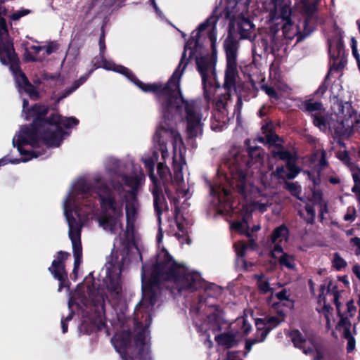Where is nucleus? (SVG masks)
<instances>
[{"label": "nucleus", "mask_w": 360, "mask_h": 360, "mask_svg": "<svg viewBox=\"0 0 360 360\" xmlns=\"http://www.w3.org/2000/svg\"><path fill=\"white\" fill-rule=\"evenodd\" d=\"M155 162V160L151 157L146 158L143 161L145 167L148 172V175L152 184L158 182V179L154 174Z\"/></svg>", "instance_id": "obj_36"}, {"label": "nucleus", "mask_w": 360, "mask_h": 360, "mask_svg": "<svg viewBox=\"0 0 360 360\" xmlns=\"http://www.w3.org/2000/svg\"><path fill=\"white\" fill-rule=\"evenodd\" d=\"M255 326L257 328V337L260 338V333L262 332H264L266 328H268V326H266V323L265 322L264 318H258L255 320Z\"/></svg>", "instance_id": "obj_49"}, {"label": "nucleus", "mask_w": 360, "mask_h": 360, "mask_svg": "<svg viewBox=\"0 0 360 360\" xmlns=\"http://www.w3.org/2000/svg\"><path fill=\"white\" fill-rule=\"evenodd\" d=\"M115 71L124 75L129 80L145 93H153L155 96L162 94L165 89V84L153 83L146 84L139 80L137 77L127 68L118 65Z\"/></svg>", "instance_id": "obj_12"}, {"label": "nucleus", "mask_w": 360, "mask_h": 360, "mask_svg": "<svg viewBox=\"0 0 360 360\" xmlns=\"http://www.w3.org/2000/svg\"><path fill=\"white\" fill-rule=\"evenodd\" d=\"M81 226H75L73 229H69V237L71 242L81 240Z\"/></svg>", "instance_id": "obj_52"}, {"label": "nucleus", "mask_w": 360, "mask_h": 360, "mask_svg": "<svg viewBox=\"0 0 360 360\" xmlns=\"http://www.w3.org/2000/svg\"><path fill=\"white\" fill-rule=\"evenodd\" d=\"M278 264L281 266H284L290 270H295L296 264L295 263V257L286 252H283V255L278 258Z\"/></svg>", "instance_id": "obj_33"}, {"label": "nucleus", "mask_w": 360, "mask_h": 360, "mask_svg": "<svg viewBox=\"0 0 360 360\" xmlns=\"http://www.w3.org/2000/svg\"><path fill=\"white\" fill-rule=\"evenodd\" d=\"M274 158H278L285 162L286 168L288 171V172L285 174V178L288 180L294 179L302 170V169L297 165V161L298 160L297 151L277 152L274 155Z\"/></svg>", "instance_id": "obj_14"}, {"label": "nucleus", "mask_w": 360, "mask_h": 360, "mask_svg": "<svg viewBox=\"0 0 360 360\" xmlns=\"http://www.w3.org/2000/svg\"><path fill=\"white\" fill-rule=\"evenodd\" d=\"M289 235V230L285 224H281L276 227L271 235V241L276 243L278 240L282 241V238H286Z\"/></svg>", "instance_id": "obj_31"}, {"label": "nucleus", "mask_w": 360, "mask_h": 360, "mask_svg": "<svg viewBox=\"0 0 360 360\" xmlns=\"http://www.w3.org/2000/svg\"><path fill=\"white\" fill-rule=\"evenodd\" d=\"M330 79V72H328L321 83V84L319 86L318 89L314 92V95L316 96H323L324 94L326 92L328 88V81Z\"/></svg>", "instance_id": "obj_43"}, {"label": "nucleus", "mask_w": 360, "mask_h": 360, "mask_svg": "<svg viewBox=\"0 0 360 360\" xmlns=\"http://www.w3.org/2000/svg\"><path fill=\"white\" fill-rule=\"evenodd\" d=\"M243 100L241 95H238L236 103L234 106V114L236 115L237 121L239 122L241 116V110L243 108Z\"/></svg>", "instance_id": "obj_54"}, {"label": "nucleus", "mask_w": 360, "mask_h": 360, "mask_svg": "<svg viewBox=\"0 0 360 360\" xmlns=\"http://www.w3.org/2000/svg\"><path fill=\"white\" fill-rule=\"evenodd\" d=\"M150 191L153 195L154 210L158 217L159 221H160L161 215L162 214V207L166 205L167 201L162 194V190L159 182L152 184Z\"/></svg>", "instance_id": "obj_18"}, {"label": "nucleus", "mask_w": 360, "mask_h": 360, "mask_svg": "<svg viewBox=\"0 0 360 360\" xmlns=\"http://www.w3.org/2000/svg\"><path fill=\"white\" fill-rule=\"evenodd\" d=\"M28 159L24 158V159H9L8 156H4V158L0 159V167L7 165L8 163L11 164H18L21 161L22 162H26Z\"/></svg>", "instance_id": "obj_57"}, {"label": "nucleus", "mask_w": 360, "mask_h": 360, "mask_svg": "<svg viewBox=\"0 0 360 360\" xmlns=\"http://www.w3.org/2000/svg\"><path fill=\"white\" fill-rule=\"evenodd\" d=\"M31 13V11L29 9H22L20 11H17L14 13H13L10 15V18L13 21H17L20 20L22 17L25 16Z\"/></svg>", "instance_id": "obj_56"}, {"label": "nucleus", "mask_w": 360, "mask_h": 360, "mask_svg": "<svg viewBox=\"0 0 360 360\" xmlns=\"http://www.w3.org/2000/svg\"><path fill=\"white\" fill-rule=\"evenodd\" d=\"M31 13V11L29 9H22L20 11H17L14 13H13L10 15V18L13 21H17L20 20L22 17L25 16Z\"/></svg>", "instance_id": "obj_55"}, {"label": "nucleus", "mask_w": 360, "mask_h": 360, "mask_svg": "<svg viewBox=\"0 0 360 360\" xmlns=\"http://www.w3.org/2000/svg\"><path fill=\"white\" fill-rule=\"evenodd\" d=\"M132 334L130 331H122L112 338V342L123 360H151L148 349H146L144 330L139 331L131 344Z\"/></svg>", "instance_id": "obj_6"}, {"label": "nucleus", "mask_w": 360, "mask_h": 360, "mask_svg": "<svg viewBox=\"0 0 360 360\" xmlns=\"http://www.w3.org/2000/svg\"><path fill=\"white\" fill-rule=\"evenodd\" d=\"M125 210H126V218H127V225H126L127 230L128 231L130 229H131L133 231L136 210L133 205H131V206L126 205Z\"/></svg>", "instance_id": "obj_34"}, {"label": "nucleus", "mask_w": 360, "mask_h": 360, "mask_svg": "<svg viewBox=\"0 0 360 360\" xmlns=\"http://www.w3.org/2000/svg\"><path fill=\"white\" fill-rule=\"evenodd\" d=\"M203 88V95L206 101H210L212 99L211 89L213 86L212 82L208 79L205 80V84H202Z\"/></svg>", "instance_id": "obj_47"}, {"label": "nucleus", "mask_w": 360, "mask_h": 360, "mask_svg": "<svg viewBox=\"0 0 360 360\" xmlns=\"http://www.w3.org/2000/svg\"><path fill=\"white\" fill-rule=\"evenodd\" d=\"M264 340H260V338L256 337L255 338H250L245 340V349L246 352L244 353V356H246L247 354L252 349L254 345L258 342H264Z\"/></svg>", "instance_id": "obj_53"}, {"label": "nucleus", "mask_w": 360, "mask_h": 360, "mask_svg": "<svg viewBox=\"0 0 360 360\" xmlns=\"http://www.w3.org/2000/svg\"><path fill=\"white\" fill-rule=\"evenodd\" d=\"M156 101L160 106L162 120L160 122L154 135V141L159 146L162 157L165 158L168 155L167 143H174L180 134L176 129V121L172 108L174 107L176 98L172 95L165 97L162 93L155 97Z\"/></svg>", "instance_id": "obj_5"}, {"label": "nucleus", "mask_w": 360, "mask_h": 360, "mask_svg": "<svg viewBox=\"0 0 360 360\" xmlns=\"http://www.w3.org/2000/svg\"><path fill=\"white\" fill-rule=\"evenodd\" d=\"M270 15L276 20H281V22H292L291 19V8L289 4L283 5L276 8V10H271Z\"/></svg>", "instance_id": "obj_24"}, {"label": "nucleus", "mask_w": 360, "mask_h": 360, "mask_svg": "<svg viewBox=\"0 0 360 360\" xmlns=\"http://www.w3.org/2000/svg\"><path fill=\"white\" fill-rule=\"evenodd\" d=\"M217 343L224 349H231L238 344L236 335L232 332H224L215 336Z\"/></svg>", "instance_id": "obj_21"}, {"label": "nucleus", "mask_w": 360, "mask_h": 360, "mask_svg": "<svg viewBox=\"0 0 360 360\" xmlns=\"http://www.w3.org/2000/svg\"><path fill=\"white\" fill-rule=\"evenodd\" d=\"M240 351H229L226 360H243L239 356Z\"/></svg>", "instance_id": "obj_64"}, {"label": "nucleus", "mask_w": 360, "mask_h": 360, "mask_svg": "<svg viewBox=\"0 0 360 360\" xmlns=\"http://www.w3.org/2000/svg\"><path fill=\"white\" fill-rule=\"evenodd\" d=\"M304 18L303 30L300 31V35H298V38L296 39L297 43L302 41L316 30L318 20L317 17H304Z\"/></svg>", "instance_id": "obj_22"}, {"label": "nucleus", "mask_w": 360, "mask_h": 360, "mask_svg": "<svg viewBox=\"0 0 360 360\" xmlns=\"http://www.w3.org/2000/svg\"><path fill=\"white\" fill-rule=\"evenodd\" d=\"M72 250H73V255L74 256H78V255H82V246L81 240L79 241H74L72 242Z\"/></svg>", "instance_id": "obj_61"}, {"label": "nucleus", "mask_w": 360, "mask_h": 360, "mask_svg": "<svg viewBox=\"0 0 360 360\" xmlns=\"http://www.w3.org/2000/svg\"><path fill=\"white\" fill-rule=\"evenodd\" d=\"M345 131L343 122H338L336 126L333 127V137L345 136Z\"/></svg>", "instance_id": "obj_51"}, {"label": "nucleus", "mask_w": 360, "mask_h": 360, "mask_svg": "<svg viewBox=\"0 0 360 360\" xmlns=\"http://www.w3.org/2000/svg\"><path fill=\"white\" fill-rule=\"evenodd\" d=\"M163 259L152 264H143L141 269L142 293L149 306L153 307L158 302L161 279L181 283L182 288L191 291L203 287L204 280L200 274L190 272L184 266L178 264L167 252L163 249Z\"/></svg>", "instance_id": "obj_1"}, {"label": "nucleus", "mask_w": 360, "mask_h": 360, "mask_svg": "<svg viewBox=\"0 0 360 360\" xmlns=\"http://www.w3.org/2000/svg\"><path fill=\"white\" fill-rule=\"evenodd\" d=\"M68 252L60 250L57 252L56 259L53 260L51 266L48 268L53 278L59 281L58 291L68 287V274L65 271V261L70 257Z\"/></svg>", "instance_id": "obj_10"}, {"label": "nucleus", "mask_w": 360, "mask_h": 360, "mask_svg": "<svg viewBox=\"0 0 360 360\" xmlns=\"http://www.w3.org/2000/svg\"><path fill=\"white\" fill-rule=\"evenodd\" d=\"M257 287L262 294H266L269 292H271V294L273 293V288L270 287V284L267 281L257 283Z\"/></svg>", "instance_id": "obj_59"}, {"label": "nucleus", "mask_w": 360, "mask_h": 360, "mask_svg": "<svg viewBox=\"0 0 360 360\" xmlns=\"http://www.w3.org/2000/svg\"><path fill=\"white\" fill-rule=\"evenodd\" d=\"M157 171L160 178L164 183L172 177L169 168L163 162L158 164Z\"/></svg>", "instance_id": "obj_38"}, {"label": "nucleus", "mask_w": 360, "mask_h": 360, "mask_svg": "<svg viewBox=\"0 0 360 360\" xmlns=\"http://www.w3.org/2000/svg\"><path fill=\"white\" fill-rule=\"evenodd\" d=\"M22 112L25 113V120H30L31 117L35 120L38 116L41 119L42 125L61 127L70 129L79 124V120L75 117H65L59 114L52 113L49 117V112L48 105L41 103H35L29 107V101L26 98L22 100Z\"/></svg>", "instance_id": "obj_8"}, {"label": "nucleus", "mask_w": 360, "mask_h": 360, "mask_svg": "<svg viewBox=\"0 0 360 360\" xmlns=\"http://www.w3.org/2000/svg\"><path fill=\"white\" fill-rule=\"evenodd\" d=\"M283 36L287 39H292L295 37L298 38L300 30L298 26H295L292 22H284L281 25Z\"/></svg>", "instance_id": "obj_27"}, {"label": "nucleus", "mask_w": 360, "mask_h": 360, "mask_svg": "<svg viewBox=\"0 0 360 360\" xmlns=\"http://www.w3.org/2000/svg\"><path fill=\"white\" fill-rule=\"evenodd\" d=\"M122 179L127 186L131 188V193L135 195L139 186L141 185L143 177L139 175L123 174L122 176Z\"/></svg>", "instance_id": "obj_26"}, {"label": "nucleus", "mask_w": 360, "mask_h": 360, "mask_svg": "<svg viewBox=\"0 0 360 360\" xmlns=\"http://www.w3.org/2000/svg\"><path fill=\"white\" fill-rule=\"evenodd\" d=\"M346 261L340 257L339 253L335 252L333 260V266L338 271H340L347 266Z\"/></svg>", "instance_id": "obj_44"}, {"label": "nucleus", "mask_w": 360, "mask_h": 360, "mask_svg": "<svg viewBox=\"0 0 360 360\" xmlns=\"http://www.w3.org/2000/svg\"><path fill=\"white\" fill-rule=\"evenodd\" d=\"M218 21V18L216 15H212L210 17H208L203 22L200 23L198 28H197V32L194 34V32L192 33V35L191 36L189 40L188 41L187 44L185 45L184 51L187 49L188 45H193V49H196L199 45V39L200 38V32L205 30L207 27L212 26H216L217 22ZM188 49H191L192 47L189 46ZM189 61V58L186 59V57L185 58L184 60V63L181 64V65L184 66V63L186 62Z\"/></svg>", "instance_id": "obj_16"}, {"label": "nucleus", "mask_w": 360, "mask_h": 360, "mask_svg": "<svg viewBox=\"0 0 360 360\" xmlns=\"http://www.w3.org/2000/svg\"><path fill=\"white\" fill-rule=\"evenodd\" d=\"M344 53V41L342 38L337 40L335 46V51L332 52L331 49H329L330 57L333 60H338L342 57Z\"/></svg>", "instance_id": "obj_37"}, {"label": "nucleus", "mask_w": 360, "mask_h": 360, "mask_svg": "<svg viewBox=\"0 0 360 360\" xmlns=\"http://www.w3.org/2000/svg\"><path fill=\"white\" fill-rule=\"evenodd\" d=\"M80 332L90 335L94 332L98 331L100 330L99 326L97 325L96 321L94 320H84L80 326H79Z\"/></svg>", "instance_id": "obj_32"}, {"label": "nucleus", "mask_w": 360, "mask_h": 360, "mask_svg": "<svg viewBox=\"0 0 360 360\" xmlns=\"http://www.w3.org/2000/svg\"><path fill=\"white\" fill-rule=\"evenodd\" d=\"M313 124L322 131H326L328 127V120L324 112L311 114Z\"/></svg>", "instance_id": "obj_28"}, {"label": "nucleus", "mask_w": 360, "mask_h": 360, "mask_svg": "<svg viewBox=\"0 0 360 360\" xmlns=\"http://www.w3.org/2000/svg\"><path fill=\"white\" fill-rule=\"evenodd\" d=\"M95 182L96 184L94 188L103 213L98 218V223L104 229L115 233L117 226L120 229H123V202L117 200L113 190L122 192L124 189L123 185L120 181H112L111 188L100 177L96 178Z\"/></svg>", "instance_id": "obj_3"}, {"label": "nucleus", "mask_w": 360, "mask_h": 360, "mask_svg": "<svg viewBox=\"0 0 360 360\" xmlns=\"http://www.w3.org/2000/svg\"><path fill=\"white\" fill-rule=\"evenodd\" d=\"M98 45H99V49H100L99 55H100L101 58L102 59V60L104 63V68L110 70V68H108L106 65L108 61L105 58V51L106 46H105V32L103 30V27H102V29H101V33L99 40H98Z\"/></svg>", "instance_id": "obj_39"}, {"label": "nucleus", "mask_w": 360, "mask_h": 360, "mask_svg": "<svg viewBox=\"0 0 360 360\" xmlns=\"http://www.w3.org/2000/svg\"><path fill=\"white\" fill-rule=\"evenodd\" d=\"M76 191L80 194H89L90 192V187L86 182H80L76 185Z\"/></svg>", "instance_id": "obj_58"}, {"label": "nucleus", "mask_w": 360, "mask_h": 360, "mask_svg": "<svg viewBox=\"0 0 360 360\" xmlns=\"http://www.w3.org/2000/svg\"><path fill=\"white\" fill-rule=\"evenodd\" d=\"M108 282L107 288L111 294L115 295L117 298L121 296L122 284H121V271L116 274L109 273L108 276Z\"/></svg>", "instance_id": "obj_20"}, {"label": "nucleus", "mask_w": 360, "mask_h": 360, "mask_svg": "<svg viewBox=\"0 0 360 360\" xmlns=\"http://www.w3.org/2000/svg\"><path fill=\"white\" fill-rule=\"evenodd\" d=\"M197 70L202 77V84H205V80L210 79L209 70L211 63L207 56H200L195 59Z\"/></svg>", "instance_id": "obj_23"}, {"label": "nucleus", "mask_w": 360, "mask_h": 360, "mask_svg": "<svg viewBox=\"0 0 360 360\" xmlns=\"http://www.w3.org/2000/svg\"><path fill=\"white\" fill-rule=\"evenodd\" d=\"M65 217L67 219V221H68V226H69V229H75V227L77 226H81L78 221H77V219L73 217L72 215V211H68L67 210H65Z\"/></svg>", "instance_id": "obj_50"}, {"label": "nucleus", "mask_w": 360, "mask_h": 360, "mask_svg": "<svg viewBox=\"0 0 360 360\" xmlns=\"http://www.w3.org/2000/svg\"><path fill=\"white\" fill-rule=\"evenodd\" d=\"M247 152L248 157L245 160V169H243L241 167H236V171L232 174L236 191L244 197L247 195V169L251 168L256 163H261L264 158V150L260 146H248Z\"/></svg>", "instance_id": "obj_9"}, {"label": "nucleus", "mask_w": 360, "mask_h": 360, "mask_svg": "<svg viewBox=\"0 0 360 360\" xmlns=\"http://www.w3.org/2000/svg\"><path fill=\"white\" fill-rule=\"evenodd\" d=\"M343 338L347 340V352L352 353L356 347V340L348 329L343 331Z\"/></svg>", "instance_id": "obj_41"}, {"label": "nucleus", "mask_w": 360, "mask_h": 360, "mask_svg": "<svg viewBox=\"0 0 360 360\" xmlns=\"http://www.w3.org/2000/svg\"><path fill=\"white\" fill-rule=\"evenodd\" d=\"M317 11L316 2H304L302 6V15L304 17L314 18L317 17L316 13Z\"/></svg>", "instance_id": "obj_35"}, {"label": "nucleus", "mask_w": 360, "mask_h": 360, "mask_svg": "<svg viewBox=\"0 0 360 360\" xmlns=\"http://www.w3.org/2000/svg\"><path fill=\"white\" fill-rule=\"evenodd\" d=\"M266 141L269 145L275 146L278 141H283L282 139L275 133L266 135Z\"/></svg>", "instance_id": "obj_60"}, {"label": "nucleus", "mask_w": 360, "mask_h": 360, "mask_svg": "<svg viewBox=\"0 0 360 360\" xmlns=\"http://www.w3.org/2000/svg\"><path fill=\"white\" fill-rule=\"evenodd\" d=\"M284 188L290 192V193L297 198L301 194L302 188L298 182H288L285 181L284 184Z\"/></svg>", "instance_id": "obj_40"}, {"label": "nucleus", "mask_w": 360, "mask_h": 360, "mask_svg": "<svg viewBox=\"0 0 360 360\" xmlns=\"http://www.w3.org/2000/svg\"><path fill=\"white\" fill-rule=\"evenodd\" d=\"M0 61L3 65L9 66L10 70L15 76L18 88L22 89L24 86L30 82L27 77L20 68V60L15 51L0 57Z\"/></svg>", "instance_id": "obj_11"}, {"label": "nucleus", "mask_w": 360, "mask_h": 360, "mask_svg": "<svg viewBox=\"0 0 360 360\" xmlns=\"http://www.w3.org/2000/svg\"><path fill=\"white\" fill-rule=\"evenodd\" d=\"M262 89L269 96L271 99H274L276 101L280 99V95L274 87L267 84H264L262 86Z\"/></svg>", "instance_id": "obj_45"}, {"label": "nucleus", "mask_w": 360, "mask_h": 360, "mask_svg": "<svg viewBox=\"0 0 360 360\" xmlns=\"http://www.w3.org/2000/svg\"><path fill=\"white\" fill-rule=\"evenodd\" d=\"M248 217L247 214L243 215L241 220L234 221L231 224V229H233L234 231H236L237 232H239L242 234H245L247 236L250 237V233H249V231H248L249 226L248 224Z\"/></svg>", "instance_id": "obj_29"}, {"label": "nucleus", "mask_w": 360, "mask_h": 360, "mask_svg": "<svg viewBox=\"0 0 360 360\" xmlns=\"http://www.w3.org/2000/svg\"><path fill=\"white\" fill-rule=\"evenodd\" d=\"M44 50L46 51V55H51L58 49V45L56 42H50L47 46H43Z\"/></svg>", "instance_id": "obj_63"}, {"label": "nucleus", "mask_w": 360, "mask_h": 360, "mask_svg": "<svg viewBox=\"0 0 360 360\" xmlns=\"http://www.w3.org/2000/svg\"><path fill=\"white\" fill-rule=\"evenodd\" d=\"M185 58L186 50L182 53L178 67L174 71L172 75L170 77L168 81L165 83V89L162 94L165 97H168L170 95L175 97L176 101L174 105V107L172 108V113L174 114L175 118L177 115L180 117H181L182 105H184L187 123L186 131L188 137L193 139L198 136L199 129L202 131L201 115L196 112L195 105L193 101H188L184 98L181 89V77L186 66L188 65L187 61L184 63L181 70H180L181 64L184 63Z\"/></svg>", "instance_id": "obj_2"}, {"label": "nucleus", "mask_w": 360, "mask_h": 360, "mask_svg": "<svg viewBox=\"0 0 360 360\" xmlns=\"http://www.w3.org/2000/svg\"><path fill=\"white\" fill-rule=\"evenodd\" d=\"M289 336L290 337L294 346L297 348L302 349L304 354H308L311 351V349L310 348L308 349H305L307 340L299 330H292L289 333Z\"/></svg>", "instance_id": "obj_25"}, {"label": "nucleus", "mask_w": 360, "mask_h": 360, "mask_svg": "<svg viewBox=\"0 0 360 360\" xmlns=\"http://www.w3.org/2000/svg\"><path fill=\"white\" fill-rule=\"evenodd\" d=\"M41 119L38 116L33 120L30 125H24L21 128L20 134L18 139H13L14 147L19 148L25 145H30L36 147L40 140L49 147H58L60 145L63 136L65 134L63 127H55V129H51L52 126L42 125Z\"/></svg>", "instance_id": "obj_4"}, {"label": "nucleus", "mask_w": 360, "mask_h": 360, "mask_svg": "<svg viewBox=\"0 0 360 360\" xmlns=\"http://www.w3.org/2000/svg\"><path fill=\"white\" fill-rule=\"evenodd\" d=\"M199 304L201 305L205 304L208 308L206 312L208 323L213 328H216L217 330H221V324L224 323V311L221 307L218 304H210L206 299L204 300L202 296L199 299Z\"/></svg>", "instance_id": "obj_13"}, {"label": "nucleus", "mask_w": 360, "mask_h": 360, "mask_svg": "<svg viewBox=\"0 0 360 360\" xmlns=\"http://www.w3.org/2000/svg\"><path fill=\"white\" fill-rule=\"evenodd\" d=\"M235 25L229 22L228 34L224 41L226 53V65L224 73L223 88L226 90L227 96L231 97V91L236 89V78L238 77L237 69V56L239 47L238 39L235 36Z\"/></svg>", "instance_id": "obj_7"}, {"label": "nucleus", "mask_w": 360, "mask_h": 360, "mask_svg": "<svg viewBox=\"0 0 360 360\" xmlns=\"http://www.w3.org/2000/svg\"><path fill=\"white\" fill-rule=\"evenodd\" d=\"M22 89L29 96L31 100L37 101L39 99V92L30 82L24 86Z\"/></svg>", "instance_id": "obj_42"}, {"label": "nucleus", "mask_w": 360, "mask_h": 360, "mask_svg": "<svg viewBox=\"0 0 360 360\" xmlns=\"http://www.w3.org/2000/svg\"><path fill=\"white\" fill-rule=\"evenodd\" d=\"M298 108L302 112L310 114L311 116V114L325 112V108L322 102L315 101L313 98L302 101L301 103L298 105Z\"/></svg>", "instance_id": "obj_19"}, {"label": "nucleus", "mask_w": 360, "mask_h": 360, "mask_svg": "<svg viewBox=\"0 0 360 360\" xmlns=\"http://www.w3.org/2000/svg\"><path fill=\"white\" fill-rule=\"evenodd\" d=\"M337 60H333V63L330 67L329 70L328 72H330V75L331 74V72L333 70L338 72L342 70L345 68L347 60L344 58H341L338 62H337Z\"/></svg>", "instance_id": "obj_48"}, {"label": "nucleus", "mask_w": 360, "mask_h": 360, "mask_svg": "<svg viewBox=\"0 0 360 360\" xmlns=\"http://www.w3.org/2000/svg\"><path fill=\"white\" fill-rule=\"evenodd\" d=\"M230 22L235 25V36L236 37L237 34L240 35V39H251L255 37V26L249 18L240 15L235 20H231Z\"/></svg>", "instance_id": "obj_15"}, {"label": "nucleus", "mask_w": 360, "mask_h": 360, "mask_svg": "<svg viewBox=\"0 0 360 360\" xmlns=\"http://www.w3.org/2000/svg\"><path fill=\"white\" fill-rule=\"evenodd\" d=\"M338 316L340 317V319L336 326V329L340 330V328H344V330L347 329L350 330L352 323L349 319L347 316H344L342 313L341 315H338Z\"/></svg>", "instance_id": "obj_46"}, {"label": "nucleus", "mask_w": 360, "mask_h": 360, "mask_svg": "<svg viewBox=\"0 0 360 360\" xmlns=\"http://www.w3.org/2000/svg\"><path fill=\"white\" fill-rule=\"evenodd\" d=\"M218 21V18L216 15H212L210 17H208L203 22L200 23L198 28H197V32L194 34V32L192 33V35L191 36L189 40L188 41L187 44L185 45L184 51L187 49L188 45H193V49H196L199 45V39L200 38V32L205 30L207 27L212 26H216L217 22ZM188 49H191L192 47L189 46ZM189 61V58L186 59V57L185 58L184 60V63L181 64V65L184 66V63L186 62Z\"/></svg>", "instance_id": "obj_17"}, {"label": "nucleus", "mask_w": 360, "mask_h": 360, "mask_svg": "<svg viewBox=\"0 0 360 360\" xmlns=\"http://www.w3.org/2000/svg\"><path fill=\"white\" fill-rule=\"evenodd\" d=\"M24 61L27 62H41L42 60L38 57L34 56L28 50L26 49L23 57Z\"/></svg>", "instance_id": "obj_62"}, {"label": "nucleus", "mask_w": 360, "mask_h": 360, "mask_svg": "<svg viewBox=\"0 0 360 360\" xmlns=\"http://www.w3.org/2000/svg\"><path fill=\"white\" fill-rule=\"evenodd\" d=\"M264 319L268 328L260 333V340H265L270 331L278 326L283 321V320L276 316L266 317Z\"/></svg>", "instance_id": "obj_30"}]
</instances>
